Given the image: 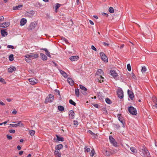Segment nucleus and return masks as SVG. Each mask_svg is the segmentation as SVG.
I'll use <instances>...</instances> for the list:
<instances>
[{"mask_svg":"<svg viewBox=\"0 0 157 157\" xmlns=\"http://www.w3.org/2000/svg\"><path fill=\"white\" fill-rule=\"evenodd\" d=\"M59 71L60 74L65 78H67V74L63 71L59 70Z\"/></svg>","mask_w":157,"mask_h":157,"instance_id":"4be33fe9","label":"nucleus"},{"mask_svg":"<svg viewBox=\"0 0 157 157\" xmlns=\"http://www.w3.org/2000/svg\"><path fill=\"white\" fill-rule=\"evenodd\" d=\"M40 56L41 57V59L43 60H46L47 59V57L44 54L41 53L40 54Z\"/></svg>","mask_w":157,"mask_h":157,"instance_id":"a878e982","label":"nucleus"},{"mask_svg":"<svg viewBox=\"0 0 157 157\" xmlns=\"http://www.w3.org/2000/svg\"><path fill=\"white\" fill-rule=\"evenodd\" d=\"M6 136H7V138L9 140H11L12 138V137L8 134Z\"/></svg>","mask_w":157,"mask_h":157,"instance_id":"603ef678","label":"nucleus"},{"mask_svg":"<svg viewBox=\"0 0 157 157\" xmlns=\"http://www.w3.org/2000/svg\"><path fill=\"white\" fill-rule=\"evenodd\" d=\"M79 57L77 56H72L70 58V59L72 61H77Z\"/></svg>","mask_w":157,"mask_h":157,"instance_id":"f3484780","label":"nucleus"},{"mask_svg":"<svg viewBox=\"0 0 157 157\" xmlns=\"http://www.w3.org/2000/svg\"><path fill=\"white\" fill-rule=\"evenodd\" d=\"M110 75L113 77L116 80H118L117 78V74L116 73V71H110Z\"/></svg>","mask_w":157,"mask_h":157,"instance_id":"9b49d317","label":"nucleus"},{"mask_svg":"<svg viewBox=\"0 0 157 157\" xmlns=\"http://www.w3.org/2000/svg\"><path fill=\"white\" fill-rule=\"evenodd\" d=\"M89 22L92 25H94V22L91 20H89Z\"/></svg>","mask_w":157,"mask_h":157,"instance_id":"052dcab7","label":"nucleus"},{"mask_svg":"<svg viewBox=\"0 0 157 157\" xmlns=\"http://www.w3.org/2000/svg\"><path fill=\"white\" fill-rule=\"evenodd\" d=\"M127 68L128 70L129 71H131V66L129 64H127Z\"/></svg>","mask_w":157,"mask_h":157,"instance_id":"c03bdc74","label":"nucleus"},{"mask_svg":"<svg viewBox=\"0 0 157 157\" xmlns=\"http://www.w3.org/2000/svg\"><path fill=\"white\" fill-rule=\"evenodd\" d=\"M128 94L129 98L132 100L134 98V94L133 92L129 90H128Z\"/></svg>","mask_w":157,"mask_h":157,"instance_id":"4468645a","label":"nucleus"},{"mask_svg":"<svg viewBox=\"0 0 157 157\" xmlns=\"http://www.w3.org/2000/svg\"><path fill=\"white\" fill-rule=\"evenodd\" d=\"M109 11L111 13H114V10L113 7H110L109 8Z\"/></svg>","mask_w":157,"mask_h":157,"instance_id":"37998d69","label":"nucleus"},{"mask_svg":"<svg viewBox=\"0 0 157 157\" xmlns=\"http://www.w3.org/2000/svg\"><path fill=\"white\" fill-rule=\"evenodd\" d=\"M22 7V5H18V6H16L13 7V10H19V9Z\"/></svg>","mask_w":157,"mask_h":157,"instance_id":"cd10ccee","label":"nucleus"},{"mask_svg":"<svg viewBox=\"0 0 157 157\" xmlns=\"http://www.w3.org/2000/svg\"><path fill=\"white\" fill-rule=\"evenodd\" d=\"M23 151H20L19 153V155H21L23 154Z\"/></svg>","mask_w":157,"mask_h":157,"instance_id":"774afa93","label":"nucleus"},{"mask_svg":"<svg viewBox=\"0 0 157 157\" xmlns=\"http://www.w3.org/2000/svg\"><path fill=\"white\" fill-rule=\"evenodd\" d=\"M46 54L49 57H51V56L50 54V52H49L48 51L46 52Z\"/></svg>","mask_w":157,"mask_h":157,"instance_id":"09e8293b","label":"nucleus"},{"mask_svg":"<svg viewBox=\"0 0 157 157\" xmlns=\"http://www.w3.org/2000/svg\"><path fill=\"white\" fill-rule=\"evenodd\" d=\"M1 33L2 36L5 37L8 35V33L6 32L5 29H2L1 31Z\"/></svg>","mask_w":157,"mask_h":157,"instance_id":"6ab92c4d","label":"nucleus"},{"mask_svg":"<svg viewBox=\"0 0 157 157\" xmlns=\"http://www.w3.org/2000/svg\"><path fill=\"white\" fill-rule=\"evenodd\" d=\"M152 99L154 102L155 103V105H154V106L157 108V98L155 97H153L152 98Z\"/></svg>","mask_w":157,"mask_h":157,"instance_id":"5701e85b","label":"nucleus"},{"mask_svg":"<svg viewBox=\"0 0 157 157\" xmlns=\"http://www.w3.org/2000/svg\"><path fill=\"white\" fill-rule=\"evenodd\" d=\"M13 55L12 54L10 55L9 57V60L10 61H12L13 60Z\"/></svg>","mask_w":157,"mask_h":157,"instance_id":"f704fd0d","label":"nucleus"},{"mask_svg":"<svg viewBox=\"0 0 157 157\" xmlns=\"http://www.w3.org/2000/svg\"><path fill=\"white\" fill-rule=\"evenodd\" d=\"M17 112L16 110H13L12 111V113L14 114H16Z\"/></svg>","mask_w":157,"mask_h":157,"instance_id":"338daca9","label":"nucleus"},{"mask_svg":"<svg viewBox=\"0 0 157 157\" xmlns=\"http://www.w3.org/2000/svg\"><path fill=\"white\" fill-rule=\"evenodd\" d=\"M62 40H63V41H64L66 43H67L68 42L67 40L64 38H63Z\"/></svg>","mask_w":157,"mask_h":157,"instance_id":"13d9d810","label":"nucleus"},{"mask_svg":"<svg viewBox=\"0 0 157 157\" xmlns=\"http://www.w3.org/2000/svg\"><path fill=\"white\" fill-rule=\"evenodd\" d=\"M56 138H54V140L56 141H63L64 138L62 137L57 135H56Z\"/></svg>","mask_w":157,"mask_h":157,"instance_id":"ddd939ff","label":"nucleus"},{"mask_svg":"<svg viewBox=\"0 0 157 157\" xmlns=\"http://www.w3.org/2000/svg\"><path fill=\"white\" fill-rule=\"evenodd\" d=\"M91 48L92 50L95 51H97L96 48L94 45H92L91 46Z\"/></svg>","mask_w":157,"mask_h":157,"instance_id":"8fccbe9b","label":"nucleus"},{"mask_svg":"<svg viewBox=\"0 0 157 157\" xmlns=\"http://www.w3.org/2000/svg\"><path fill=\"white\" fill-rule=\"evenodd\" d=\"M104 78L101 75H99V77L98 78V80L99 82H103V79Z\"/></svg>","mask_w":157,"mask_h":157,"instance_id":"bb28decb","label":"nucleus"},{"mask_svg":"<svg viewBox=\"0 0 157 157\" xmlns=\"http://www.w3.org/2000/svg\"><path fill=\"white\" fill-rule=\"evenodd\" d=\"M69 118L71 119L74 118L75 113L73 110H71L69 112Z\"/></svg>","mask_w":157,"mask_h":157,"instance_id":"dca6fc26","label":"nucleus"},{"mask_svg":"<svg viewBox=\"0 0 157 157\" xmlns=\"http://www.w3.org/2000/svg\"><path fill=\"white\" fill-rule=\"evenodd\" d=\"M10 22H6L0 24V27H2L4 28H6L10 25Z\"/></svg>","mask_w":157,"mask_h":157,"instance_id":"f8f14e48","label":"nucleus"},{"mask_svg":"<svg viewBox=\"0 0 157 157\" xmlns=\"http://www.w3.org/2000/svg\"><path fill=\"white\" fill-rule=\"evenodd\" d=\"M106 103L109 104H110L111 103V101L110 99L108 98H107L105 100Z\"/></svg>","mask_w":157,"mask_h":157,"instance_id":"e433bc0d","label":"nucleus"},{"mask_svg":"<svg viewBox=\"0 0 157 157\" xmlns=\"http://www.w3.org/2000/svg\"><path fill=\"white\" fill-rule=\"evenodd\" d=\"M62 148H56L54 154L56 157H61V154L60 150Z\"/></svg>","mask_w":157,"mask_h":157,"instance_id":"423d86ee","label":"nucleus"},{"mask_svg":"<svg viewBox=\"0 0 157 157\" xmlns=\"http://www.w3.org/2000/svg\"><path fill=\"white\" fill-rule=\"evenodd\" d=\"M27 22V20L25 18L22 19L20 22V25L21 26L24 25Z\"/></svg>","mask_w":157,"mask_h":157,"instance_id":"a211bd4d","label":"nucleus"},{"mask_svg":"<svg viewBox=\"0 0 157 157\" xmlns=\"http://www.w3.org/2000/svg\"><path fill=\"white\" fill-rule=\"evenodd\" d=\"M0 104L2 106H4L5 105V104L2 102L0 100Z\"/></svg>","mask_w":157,"mask_h":157,"instance_id":"4d7b16f0","label":"nucleus"},{"mask_svg":"<svg viewBox=\"0 0 157 157\" xmlns=\"http://www.w3.org/2000/svg\"><path fill=\"white\" fill-rule=\"evenodd\" d=\"M106 149L104 150L103 152V153L107 156L110 155L111 154H113L115 152L112 149H109V148H106ZM113 149V148H111Z\"/></svg>","mask_w":157,"mask_h":157,"instance_id":"7ed1b4c3","label":"nucleus"},{"mask_svg":"<svg viewBox=\"0 0 157 157\" xmlns=\"http://www.w3.org/2000/svg\"><path fill=\"white\" fill-rule=\"evenodd\" d=\"M9 132L12 133H14L15 132V131L13 129L9 130Z\"/></svg>","mask_w":157,"mask_h":157,"instance_id":"6e6d98bb","label":"nucleus"},{"mask_svg":"<svg viewBox=\"0 0 157 157\" xmlns=\"http://www.w3.org/2000/svg\"><path fill=\"white\" fill-rule=\"evenodd\" d=\"M96 74L98 75L100 74H103V71L101 69H98L97 70V72H96Z\"/></svg>","mask_w":157,"mask_h":157,"instance_id":"c85d7f7f","label":"nucleus"},{"mask_svg":"<svg viewBox=\"0 0 157 157\" xmlns=\"http://www.w3.org/2000/svg\"><path fill=\"white\" fill-rule=\"evenodd\" d=\"M79 87L81 90H83L86 91L87 90V89L84 86L81 85H79Z\"/></svg>","mask_w":157,"mask_h":157,"instance_id":"4c0bfd02","label":"nucleus"},{"mask_svg":"<svg viewBox=\"0 0 157 157\" xmlns=\"http://www.w3.org/2000/svg\"><path fill=\"white\" fill-rule=\"evenodd\" d=\"M54 99V96L52 94H49L46 98L45 101L46 102L51 103L53 101Z\"/></svg>","mask_w":157,"mask_h":157,"instance_id":"39448f33","label":"nucleus"},{"mask_svg":"<svg viewBox=\"0 0 157 157\" xmlns=\"http://www.w3.org/2000/svg\"><path fill=\"white\" fill-rule=\"evenodd\" d=\"M17 126H20L21 127H24V125L21 123V121L18 122L17 124Z\"/></svg>","mask_w":157,"mask_h":157,"instance_id":"ea45409f","label":"nucleus"},{"mask_svg":"<svg viewBox=\"0 0 157 157\" xmlns=\"http://www.w3.org/2000/svg\"><path fill=\"white\" fill-rule=\"evenodd\" d=\"M130 150L133 154L136 153L137 152V151L135 148H130Z\"/></svg>","mask_w":157,"mask_h":157,"instance_id":"c756f323","label":"nucleus"},{"mask_svg":"<svg viewBox=\"0 0 157 157\" xmlns=\"http://www.w3.org/2000/svg\"><path fill=\"white\" fill-rule=\"evenodd\" d=\"M8 48H10L12 49L14 48V47L13 45H8L7 46Z\"/></svg>","mask_w":157,"mask_h":157,"instance_id":"5fc2aeb1","label":"nucleus"},{"mask_svg":"<svg viewBox=\"0 0 157 157\" xmlns=\"http://www.w3.org/2000/svg\"><path fill=\"white\" fill-rule=\"evenodd\" d=\"M30 83L32 85H34L37 83L38 81L34 78H31L29 79Z\"/></svg>","mask_w":157,"mask_h":157,"instance_id":"9d476101","label":"nucleus"},{"mask_svg":"<svg viewBox=\"0 0 157 157\" xmlns=\"http://www.w3.org/2000/svg\"><path fill=\"white\" fill-rule=\"evenodd\" d=\"M109 139L110 142L114 146H117V143L116 142L115 140L112 136H109Z\"/></svg>","mask_w":157,"mask_h":157,"instance_id":"1a4fd4ad","label":"nucleus"},{"mask_svg":"<svg viewBox=\"0 0 157 157\" xmlns=\"http://www.w3.org/2000/svg\"><path fill=\"white\" fill-rule=\"evenodd\" d=\"M85 152H90V151H91V149L90 148H85Z\"/></svg>","mask_w":157,"mask_h":157,"instance_id":"a18cd8bd","label":"nucleus"},{"mask_svg":"<svg viewBox=\"0 0 157 157\" xmlns=\"http://www.w3.org/2000/svg\"><path fill=\"white\" fill-rule=\"evenodd\" d=\"M25 59L27 63H30L33 59L37 58L39 57L38 54L35 53H30L25 55L24 56Z\"/></svg>","mask_w":157,"mask_h":157,"instance_id":"f257e3e1","label":"nucleus"},{"mask_svg":"<svg viewBox=\"0 0 157 157\" xmlns=\"http://www.w3.org/2000/svg\"><path fill=\"white\" fill-rule=\"evenodd\" d=\"M0 82L3 83H6V82L2 78H0Z\"/></svg>","mask_w":157,"mask_h":157,"instance_id":"de8ad7c7","label":"nucleus"},{"mask_svg":"<svg viewBox=\"0 0 157 157\" xmlns=\"http://www.w3.org/2000/svg\"><path fill=\"white\" fill-rule=\"evenodd\" d=\"M35 14V12L33 11H31L29 12L26 13V15L29 17H31Z\"/></svg>","mask_w":157,"mask_h":157,"instance_id":"393cba45","label":"nucleus"},{"mask_svg":"<svg viewBox=\"0 0 157 157\" xmlns=\"http://www.w3.org/2000/svg\"><path fill=\"white\" fill-rule=\"evenodd\" d=\"M94 106L95 108H98V105L97 104H94Z\"/></svg>","mask_w":157,"mask_h":157,"instance_id":"e2e57ef3","label":"nucleus"},{"mask_svg":"<svg viewBox=\"0 0 157 157\" xmlns=\"http://www.w3.org/2000/svg\"><path fill=\"white\" fill-rule=\"evenodd\" d=\"M100 55L101 56V59H102L103 61L105 62H108V58L104 53L103 52H100Z\"/></svg>","mask_w":157,"mask_h":157,"instance_id":"0eeeda50","label":"nucleus"},{"mask_svg":"<svg viewBox=\"0 0 157 157\" xmlns=\"http://www.w3.org/2000/svg\"><path fill=\"white\" fill-rule=\"evenodd\" d=\"M129 112L132 115H136L137 113V111L135 108L133 106L129 107L128 108Z\"/></svg>","mask_w":157,"mask_h":157,"instance_id":"20e7f679","label":"nucleus"},{"mask_svg":"<svg viewBox=\"0 0 157 157\" xmlns=\"http://www.w3.org/2000/svg\"><path fill=\"white\" fill-rule=\"evenodd\" d=\"M55 91L57 94L60 95V92L59 90L57 89H55Z\"/></svg>","mask_w":157,"mask_h":157,"instance_id":"49530a36","label":"nucleus"},{"mask_svg":"<svg viewBox=\"0 0 157 157\" xmlns=\"http://www.w3.org/2000/svg\"><path fill=\"white\" fill-rule=\"evenodd\" d=\"M147 70V68L145 66H144L142 68L141 71L143 73H144Z\"/></svg>","mask_w":157,"mask_h":157,"instance_id":"a19ab883","label":"nucleus"},{"mask_svg":"<svg viewBox=\"0 0 157 157\" xmlns=\"http://www.w3.org/2000/svg\"><path fill=\"white\" fill-rule=\"evenodd\" d=\"M140 154L142 156L149 157L150 155V153L146 148H142L139 150Z\"/></svg>","mask_w":157,"mask_h":157,"instance_id":"f03ea898","label":"nucleus"},{"mask_svg":"<svg viewBox=\"0 0 157 157\" xmlns=\"http://www.w3.org/2000/svg\"><path fill=\"white\" fill-rule=\"evenodd\" d=\"M36 25V24L35 23L33 22L32 23L30 24L29 29L31 30L33 29L35 27Z\"/></svg>","mask_w":157,"mask_h":157,"instance_id":"b1692460","label":"nucleus"},{"mask_svg":"<svg viewBox=\"0 0 157 157\" xmlns=\"http://www.w3.org/2000/svg\"><path fill=\"white\" fill-rule=\"evenodd\" d=\"M75 93L77 97H78L79 94V90L78 89H75Z\"/></svg>","mask_w":157,"mask_h":157,"instance_id":"7c9ffc66","label":"nucleus"},{"mask_svg":"<svg viewBox=\"0 0 157 157\" xmlns=\"http://www.w3.org/2000/svg\"><path fill=\"white\" fill-rule=\"evenodd\" d=\"M69 102L71 104L74 106L76 105V103L72 99H70L69 100Z\"/></svg>","mask_w":157,"mask_h":157,"instance_id":"58836bf2","label":"nucleus"},{"mask_svg":"<svg viewBox=\"0 0 157 157\" xmlns=\"http://www.w3.org/2000/svg\"><path fill=\"white\" fill-rule=\"evenodd\" d=\"M61 6V4L59 3H56L55 6V10L56 13L57 12V9L59 8Z\"/></svg>","mask_w":157,"mask_h":157,"instance_id":"72a5a7b5","label":"nucleus"},{"mask_svg":"<svg viewBox=\"0 0 157 157\" xmlns=\"http://www.w3.org/2000/svg\"><path fill=\"white\" fill-rule=\"evenodd\" d=\"M30 134L31 136H33L35 133V131L33 130H30L29 131Z\"/></svg>","mask_w":157,"mask_h":157,"instance_id":"79ce46f5","label":"nucleus"},{"mask_svg":"<svg viewBox=\"0 0 157 157\" xmlns=\"http://www.w3.org/2000/svg\"><path fill=\"white\" fill-rule=\"evenodd\" d=\"M58 109L60 111H63L64 110V108L61 105H59L58 107Z\"/></svg>","mask_w":157,"mask_h":157,"instance_id":"473e14b6","label":"nucleus"},{"mask_svg":"<svg viewBox=\"0 0 157 157\" xmlns=\"http://www.w3.org/2000/svg\"><path fill=\"white\" fill-rule=\"evenodd\" d=\"M6 100L8 102H10L11 101V99L10 98H7L6 99Z\"/></svg>","mask_w":157,"mask_h":157,"instance_id":"69168bd1","label":"nucleus"},{"mask_svg":"<svg viewBox=\"0 0 157 157\" xmlns=\"http://www.w3.org/2000/svg\"><path fill=\"white\" fill-rule=\"evenodd\" d=\"M117 93L118 97L120 99H122L123 98V92L121 89H118L117 91Z\"/></svg>","mask_w":157,"mask_h":157,"instance_id":"6e6552de","label":"nucleus"},{"mask_svg":"<svg viewBox=\"0 0 157 157\" xmlns=\"http://www.w3.org/2000/svg\"><path fill=\"white\" fill-rule=\"evenodd\" d=\"M10 125L13 127H16L18 126L17 124H10Z\"/></svg>","mask_w":157,"mask_h":157,"instance_id":"3c124183","label":"nucleus"},{"mask_svg":"<svg viewBox=\"0 0 157 157\" xmlns=\"http://www.w3.org/2000/svg\"><path fill=\"white\" fill-rule=\"evenodd\" d=\"M4 17L3 16H2L1 17H0V21H3L4 20Z\"/></svg>","mask_w":157,"mask_h":157,"instance_id":"bf43d9fd","label":"nucleus"},{"mask_svg":"<svg viewBox=\"0 0 157 157\" xmlns=\"http://www.w3.org/2000/svg\"><path fill=\"white\" fill-rule=\"evenodd\" d=\"M118 120L120 121V122L122 124V127H125V123L123 122V119L121 115V114H118L117 116Z\"/></svg>","mask_w":157,"mask_h":157,"instance_id":"2eb2a0df","label":"nucleus"},{"mask_svg":"<svg viewBox=\"0 0 157 157\" xmlns=\"http://www.w3.org/2000/svg\"><path fill=\"white\" fill-rule=\"evenodd\" d=\"M132 76L133 78H135V75L132 73Z\"/></svg>","mask_w":157,"mask_h":157,"instance_id":"0e129e2a","label":"nucleus"},{"mask_svg":"<svg viewBox=\"0 0 157 157\" xmlns=\"http://www.w3.org/2000/svg\"><path fill=\"white\" fill-rule=\"evenodd\" d=\"M16 70L15 67L12 66L10 67L8 69V72H9L12 73L13 71H15Z\"/></svg>","mask_w":157,"mask_h":157,"instance_id":"aec40b11","label":"nucleus"},{"mask_svg":"<svg viewBox=\"0 0 157 157\" xmlns=\"http://www.w3.org/2000/svg\"><path fill=\"white\" fill-rule=\"evenodd\" d=\"M91 148V151L90 153V156H93L95 153V151L93 148Z\"/></svg>","mask_w":157,"mask_h":157,"instance_id":"2f4dec72","label":"nucleus"},{"mask_svg":"<svg viewBox=\"0 0 157 157\" xmlns=\"http://www.w3.org/2000/svg\"><path fill=\"white\" fill-rule=\"evenodd\" d=\"M73 122H74V124L75 125L77 126L78 125V122L77 121L75 120Z\"/></svg>","mask_w":157,"mask_h":157,"instance_id":"864d4df0","label":"nucleus"},{"mask_svg":"<svg viewBox=\"0 0 157 157\" xmlns=\"http://www.w3.org/2000/svg\"><path fill=\"white\" fill-rule=\"evenodd\" d=\"M67 81L68 83L71 86H73L74 84V81L70 78H69L67 79Z\"/></svg>","mask_w":157,"mask_h":157,"instance_id":"412c9836","label":"nucleus"},{"mask_svg":"<svg viewBox=\"0 0 157 157\" xmlns=\"http://www.w3.org/2000/svg\"><path fill=\"white\" fill-rule=\"evenodd\" d=\"M103 44L105 46H108L109 45V44L105 42L103 43Z\"/></svg>","mask_w":157,"mask_h":157,"instance_id":"680f3d73","label":"nucleus"},{"mask_svg":"<svg viewBox=\"0 0 157 157\" xmlns=\"http://www.w3.org/2000/svg\"><path fill=\"white\" fill-rule=\"evenodd\" d=\"M88 132L90 133V134H91V135H92L94 137V138H95L96 137V134L94 133H93V132H92V131H91V130H89L88 131Z\"/></svg>","mask_w":157,"mask_h":157,"instance_id":"c9c22d12","label":"nucleus"}]
</instances>
